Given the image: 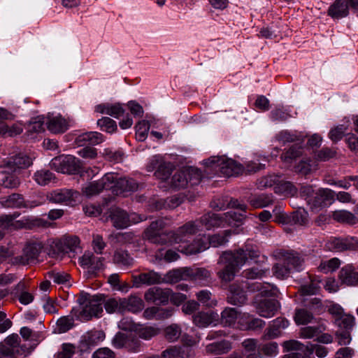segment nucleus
<instances>
[{
	"label": "nucleus",
	"mask_w": 358,
	"mask_h": 358,
	"mask_svg": "<svg viewBox=\"0 0 358 358\" xmlns=\"http://www.w3.org/2000/svg\"><path fill=\"white\" fill-rule=\"evenodd\" d=\"M245 319H248V321L244 323L245 318L242 317L240 319L238 324H240V329L241 330H257L262 329L265 325V322L259 318H250V316L248 315Z\"/></svg>",
	"instance_id": "49530a36"
},
{
	"label": "nucleus",
	"mask_w": 358,
	"mask_h": 358,
	"mask_svg": "<svg viewBox=\"0 0 358 358\" xmlns=\"http://www.w3.org/2000/svg\"><path fill=\"white\" fill-rule=\"evenodd\" d=\"M200 231V226L196 222L190 221L179 227L171 236L176 243H187L193 235Z\"/></svg>",
	"instance_id": "f8f14e48"
},
{
	"label": "nucleus",
	"mask_w": 358,
	"mask_h": 358,
	"mask_svg": "<svg viewBox=\"0 0 358 358\" xmlns=\"http://www.w3.org/2000/svg\"><path fill=\"white\" fill-rule=\"evenodd\" d=\"M349 14V5L347 0H336L328 9V15L333 18L340 19Z\"/></svg>",
	"instance_id": "7c9ffc66"
},
{
	"label": "nucleus",
	"mask_w": 358,
	"mask_h": 358,
	"mask_svg": "<svg viewBox=\"0 0 358 358\" xmlns=\"http://www.w3.org/2000/svg\"><path fill=\"white\" fill-rule=\"evenodd\" d=\"M240 313L234 308H226L221 313V322L224 326L235 324Z\"/></svg>",
	"instance_id": "de8ad7c7"
},
{
	"label": "nucleus",
	"mask_w": 358,
	"mask_h": 358,
	"mask_svg": "<svg viewBox=\"0 0 358 358\" xmlns=\"http://www.w3.org/2000/svg\"><path fill=\"white\" fill-rule=\"evenodd\" d=\"M33 178L41 186L48 185L51 182H56L55 174L45 169L36 171L34 174Z\"/></svg>",
	"instance_id": "a19ab883"
},
{
	"label": "nucleus",
	"mask_w": 358,
	"mask_h": 358,
	"mask_svg": "<svg viewBox=\"0 0 358 358\" xmlns=\"http://www.w3.org/2000/svg\"><path fill=\"white\" fill-rule=\"evenodd\" d=\"M121 305L123 313L125 311L138 313L142 310L144 307L143 300L137 296L132 295L128 298H122Z\"/></svg>",
	"instance_id": "473e14b6"
},
{
	"label": "nucleus",
	"mask_w": 358,
	"mask_h": 358,
	"mask_svg": "<svg viewBox=\"0 0 358 358\" xmlns=\"http://www.w3.org/2000/svg\"><path fill=\"white\" fill-rule=\"evenodd\" d=\"M214 312H198L193 315L194 324L199 328H204L212 324L215 320Z\"/></svg>",
	"instance_id": "58836bf2"
},
{
	"label": "nucleus",
	"mask_w": 358,
	"mask_h": 358,
	"mask_svg": "<svg viewBox=\"0 0 358 358\" xmlns=\"http://www.w3.org/2000/svg\"><path fill=\"white\" fill-rule=\"evenodd\" d=\"M36 158L34 152H20L10 157L1 165L6 169V171L15 172L18 169H27L33 164V160Z\"/></svg>",
	"instance_id": "423d86ee"
},
{
	"label": "nucleus",
	"mask_w": 358,
	"mask_h": 358,
	"mask_svg": "<svg viewBox=\"0 0 358 358\" xmlns=\"http://www.w3.org/2000/svg\"><path fill=\"white\" fill-rule=\"evenodd\" d=\"M163 283L173 284L180 280H187V267L169 271L162 276Z\"/></svg>",
	"instance_id": "4c0bfd02"
},
{
	"label": "nucleus",
	"mask_w": 358,
	"mask_h": 358,
	"mask_svg": "<svg viewBox=\"0 0 358 358\" xmlns=\"http://www.w3.org/2000/svg\"><path fill=\"white\" fill-rule=\"evenodd\" d=\"M113 261L115 264L121 266H130L133 264V258L130 257L126 250L119 249L115 251Z\"/></svg>",
	"instance_id": "603ef678"
},
{
	"label": "nucleus",
	"mask_w": 358,
	"mask_h": 358,
	"mask_svg": "<svg viewBox=\"0 0 358 358\" xmlns=\"http://www.w3.org/2000/svg\"><path fill=\"white\" fill-rule=\"evenodd\" d=\"M340 264V259L334 257L329 260L322 261L318 266V270L324 273L333 272L339 267Z\"/></svg>",
	"instance_id": "13d9d810"
},
{
	"label": "nucleus",
	"mask_w": 358,
	"mask_h": 358,
	"mask_svg": "<svg viewBox=\"0 0 358 358\" xmlns=\"http://www.w3.org/2000/svg\"><path fill=\"white\" fill-rule=\"evenodd\" d=\"M269 272L268 268L253 267L243 271V276L247 279H259L266 276Z\"/></svg>",
	"instance_id": "5fc2aeb1"
},
{
	"label": "nucleus",
	"mask_w": 358,
	"mask_h": 358,
	"mask_svg": "<svg viewBox=\"0 0 358 358\" xmlns=\"http://www.w3.org/2000/svg\"><path fill=\"white\" fill-rule=\"evenodd\" d=\"M236 257L231 251L224 252L220 257L219 264H224V267L217 273L219 278L224 282L231 281L238 268L243 266L235 262Z\"/></svg>",
	"instance_id": "20e7f679"
},
{
	"label": "nucleus",
	"mask_w": 358,
	"mask_h": 358,
	"mask_svg": "<svg viewBox=\"0 0 358 358\" xmlns=\"http://www.w3.org/2000/svg\"><path fill=\"white\" fill-rule=\"evenodd\" d=\"M173 171V165L170 162H162L159 165L158 169L156 170L155 175L162 180H166L169 178Z\"/></svg>",
	"instance_id": "bf43d9fd"
},
{
	"label": "nucleus",
	"mask_w": 358,
	"mask_h": 358,
	"mask_svg": "<svg viewBox=\"0 0 358 358\" xmlns=\"http://www.w3.org/2000/svg\"><path fill=\"white\" fill-rule=\"evenodd\" d=\"M97 125L101 130L108 133H113L117 129L116 122L108 117H103L97 121Z\"/></svg>",
	"instance_id": "338daca9"
},
{
	"label": "nucleus",
	"mask_w": 358,
	"mask_h": 358,
	"mask_svg": "<svg viewBox=\"0 0 358 358\" xmlns=\"http://www.w3.org/2000/svg\"><path fill=\"white\" fill-rule=\"evenodd\" d=\"M204 164L217 173L231 177L241 173V164L225 156H212L204 161Z\"/></svg>",
	"instance_id": "f257e3e1"
},
{
	"label": "nucleus",
	"mask_w": 358,
	"mask_h": 358,
	"mask_svg": "<svg viewBox=\"0 0 358 358\" xmlns=\"http://www.w3.org/2000/svg\"><path fill=\"white\" fill-rule=\"evenodd\" d=\"M180 251L185 255H192L205 251L208 248V243L203 238L194 240L192 243L185 246H180Z\"/></svg>",
	"instance_id": "f704fd0d"
},
{
	"label": "nucleus",
	"mask_w": 358,
	"mask_h": 358,
	"mask_svg": "<svg viewBox=\"0 0 358 358\" xmlns=\"http://www.w3.org/2000/svg\"><path fill=\"white\" fill-rule=\"evenodd\" d=\"M104 308L108 313H123L122 308V298H110L106 301H103Z\"/></svg>",
	"instance_id": "864d4df0"
},
{
	"label": "nucleus",
	"mask_w": 358,
	"mask_h": 358,
	"mask_svg": "<svg viewBox=\"0 0 358 358\" xmlns=\"http://www.w3.org/2000/svg\"><path fill=\"white\" fill-rule=\"evenodd\" d=\"M234 234H235L234 230L228 229L224 231L222 234L210 236L205 241L208 243V247L217 248L227 243L229 241V238Z\"/></svg>",
	"instance_id": "ea45409f"
},
{
	"label": "nucleus",
	"mask_w": 358,
	"mask_h": 358,
	"mask_svg": "<svg viewBox=\"0 0 358 358\" xmlns=\"http://www.w3.org/2000/svg\"><path fill=\"white\" fill-rule=\"evenodd\" d=\"M196 296L199 301L208 307H213L216 305V300L212 299V294L210 291L204 289L198 292Z\"/></svg>",
	"instance_id": "69168bd1"
},
{
	"label": "nucleus",
	"mask_w": 358,
	"mask_h": 358,
	"mask_svg": "<svg viewBox=\"0 0 358 358\" xmlns=\"http://www.w3.org/2000/svg\"><path fill=\"white\" fill-rule=\"evenodd\" d=\"M113 345L116 348H126L129 351H137L140 347V341L138 339L129 341L124 334L117 333L112 341Z\"/></svg>",
	"instance_id": "bb28decb"
},
{
	"label": "nucleus",
	"mask_w": 358,
	"mask_h": 358,
	"mask_svg": "<svg viewBox=\"0 0 358 358\" xmlns=\"http://www.w3.org/2000/svg\"><path fill=\"white\" fill-rule=\"evenodd\" d=\"M332 217L338 222L350 225H354L358 223V218L351 212L345 210L334 211Z\"/></svg>",
	"instance_id": "c03bdc74"
},
{
	"label": "nucleus",
	"mask_w": 358,
	"mask_h": 358,
	"mask_svg": "<svg viewBox=\"0 0 358 358\" xmlns=\"http://www.w3.org/2000/svg\"><path fill=\"white\" fill-rule=\"evenodd\" d=\"M245 285L243 282L236 281L229 286V294L227 300L229 303L234 306H241L244 305L247 300V295L244 291Z\"/></svg>",
	"instance_id": "2eb2a0df"
},
{
	"label": "nucleus",
	"mask_w": 358,
	"mask_h": 358,
	"mask_svg": "<svg viewBox=\"0 0 358 358\" xmlns=\"http://www.w3.org/2000/svg\"><path fill=\"white\" fill-rule=\"evenodd\" d=\"M45 117L43 116H37L32 118L27 124V130L29 134L34 133H41L44 131Z\"/></svg>",
	"instance_id": "8fccbe9b"
},
{
	"label": "nucleus",
	"mask_w": 358,
	"mask_h": 358,
	"mask_svg": "<svg viewBox=\"0 0 358 358\" xmlns=\"http://www.w3.org/2000/svg\"><path fill=\"white\" fill-rule=\"evenodd\" d=\"M182 203V199L178 196H173L166 199H159L155 201V209L157 210L162 208L174 209Z\"/></svg>",
	"instance_id": "37998d69"
},
{
	"label": "nucleus",
	"mask_w": 358,
	"mask_h": 358,
	"mask_svg": "<svg viewBox=\"0 0 358 358\" xmlns=\"http://www.w3.org/2000/svg\"><path fill=\"white\" fill-rule=\"evenodd\" d=\"M103 141L101 134L96 131H90L82 134L76 138V143L78 146L95 145Z\"/></svg>",
	"instance_id": "2f4dec72"
},
{
	"label": "nucleus",
	"mask_w": 358,
	"mask_h": 358,
	"mask_svg": "<svg viewBox=\"0 0 358 358\" xmlns=\"http://www.w3.org/2000/svg\"><path fill=\"white\" fill-rule=\"evenodd\" d=\"M329 250L335 252L358 251V239L353 236L331 238L327 243Z\"/></svg>",
	"instance_id": "9d476101"
},
{
	"label": "nucleus",
	"mask_w": 358,
	"mask_h": 358,
	"mask_svg": "<svg viewBox=\"0 0 358 358\" xmlns=\"http://www.w3.org/2000/svg\"><path fill=\"white\" fill-rule=\"evenodd\" d=\"M104 299L101 295L92 296L80 313V320L89 321L92 317H100L103 313L102 303Z\"/></svg>",
	"instance_id": "0eeeda50"
},
{
	"label": "nucleus",
	"mask_w": 358,
	"mask_h": 358,
	"mask_svg": "<svg viewBox=\"0 0 358 358\" xmlns=\"http://www.w3.org/2000/svg\"><path fill=\"white\" fill-rule=\"evenodd\" d=\"M114 181L111 184L113 187L110 189L113 193L119 195L125 192H133L138 189V184L132 178H118L117 175L113 173Z\"/></svg>",
	"instance_id": "ddd939ff"
},
{
	"label": "nucleus",
	"mask_w": 358,
	"mask_h": 358,
	"mask_svg": "<svg viewBox=\"0 0 358 358\" xmlns=\"http://www.w3.org/2000/svg\"><path fill=\"white\" fill-rule=\"evenodd\" d=\"M78 195L79 193L77 191L71 189H62L52 192L49 196V199L53 203L71 205L76 201Z\"/></svg>",
	"instance_id": "6ab92c4d"
},
{
	"label": "nucleus",
	"mask_w": 358,
	"mask_h": 358,
	"mask_svg": "<svg viewBox=\"0 0 358 358\" xmlns=\"http://www.w3.org/2000/svg\"><path fill=\"white\" fill-rule=\"evenodd\" d=\"M308 222V215L306 211L296 210L289 215V224L306 225Z\"/></svg>",
	"instance_id": "4d7b16f0"
},
{
	"label": "nucleus",
	"mask_w": 358,
	"mask_h": 358,
	"mask_svg": "<svg viewBox=\"0 0 358 358\" xmlns=\"http://www.w3.org/2000/svg\"><path fill=\"white\" fill-rule=\"evenodd\" d=\"M181 331L179 325L172 324L164 329V337L169 342H175L180 337Z\"/></svg>",
	"instance_id": "6e6d98bb"
},
{
	"label": "nucleus",
	"mask_w": 358,
	"mask_h": 358,
	"mask_svg": "<svg viewBox=\"0 0 358 358\" xmlns=\"http://www.w3.org/2000/svg\"><path fill=\"white\" fill-rule=\"evenodd\" d=\"M113 181V173H107L99 180L85 183L82 191L87 197H92L99 194L103 190L110 189L113 187L111 184Z\"/></svg>",
	"instance_id": "39448f33"
},
{
	"label": "nucleus",
	"mask_w": 358,
	"mask_h": 358,
	"mask_svg": "<svg viewBox=\"0 0 358 358\" xmlns=\"http://www.w3.org/2000/svg\"><path fill=\"white\" fill-rule=\"evenodd\" d=\"M79 239L77 237H71L59 241L55 244V248L59 253L67 255L69 258H73L80 250Z\"/></svg>",
	"instance_id": "a211bd4d"
},
{
	"label": "nucleus",
	"mask_w": 358,
	"mask_h": 358,
	"mask_svg": "<svg viewBox=\"0 0 358 358\" xmlns=\"http://www.w3.org/2000/svg\"><path fill=\"white\" fill-rule=\"evenodd\" d=\"M42 248L43 245L40 243L27 244L23 249V255L20 257V262L22 264L34 263L37 260Z\"/></svg>",
	"instance_id": "b1692460"
},
{
	"label": "nucleus",
	"mask_w": 358,
	"mask_h": 358,
	"mask_svg": "<svg viewBox=\"0 0 358 358\" xmlns=\"http://www.w3.org/2000/svg\"><path fill=\"white\" fill-rule=\"evenodd\" d=\"M187 175H194V178H189V182L192 185H196L201 181V173L197 169H192L188 173L185 171L176 172L172 177L171 185L176 189H181L187 187L188 184Z\"/></svg>",
	"instance_id": "9b49d317"
},
{
	"label": "nucleus",
	"mask_w": 358,
	"mask_h": 358,
	"mask_svg": "<svg viewBox=\"0 0 358 358\" xmlns=\"http://www.w3.org/2000/svg\"><path fill=\"white\" fill-rule=\"evenodd\" d=\"M59 333H65L71 329L74 325V319L71 315L63 316L57 321Z\"/></svg>",
	"instance_id": "052dcab7"
},
{
	"label": "nucleus",
	"mask_w": 358,
	"mask_h": 358,
	"mask_svg": "<svg viewBox=\"0 0 358 358\" xmlns=\"http://www.w3.org/2000/svg\"><path fill=\"white\" fill-rule=\"evenodd\" d=\"M0 204L4 208H33L38 206L36 202L31 203L24 201L23 196L19 194H12L8 196L0 198Z\"/></svg>",
	"instance_id": "aec40b11"
},
{
	"label": "nucleus",
	"mask_w": 358,
	"mask_h": 358,
	"mask_svg": "<svg viewBox=\"0 0 358 358\" xmlns=\"http://www.w3.org/2000/svg\"><path fill=\"white\" fill-rule=\"evenodd\" d=\"M167 225L166 220L163 218L152 222L150 226L145 229L144 236L150 243L164 245L167 242V236L161 231Z\"/></svg>",
	"instance_id": "6e6552de"
},
{
	"label": "nucleus",
	"mask_w": 358,
	"mask_h": 358,
	"mask_svg": "<svg viewBox=\"0 0 358 358\" xmlns=\"http://www.w3.org/2000/svg\"><path fill=\"white\" fill-rule=\"evenodd\" d=\"M133 278L134 286L137 288L142 285H152L163 283L162 275L153 270L134 275Z\"/></svg>",
	"instance_id": "412c9836"
},
{
	"label": "nucleus",
	"mask_w": 358,
	"mask_h": 358,
	"mask_svg": "<svg viewBox=\"0 0 358 358\" xmlns=\"http://www.w3.org/2000/svg\"><path fill=\"white\" fill-rule=\"evenodd\" d=\"M20 343V338L16 334L6 337L0 343V358H17L15 352Z\"/></svg>",
	"instance_id": "f3484780"
},
{
	"label": "nucleus",
	"mask_w": 358,
	"mask_h": 358,
	"mask_svg": "<svg viewBox=\"0 0 358 358\" xmlns=\"http://www.w3.org/2000/svg\"><path fill=\"white\" fill-rule=\"evenodd\" d=\"M272 271L273 275L279 279L288 278L292 272L289 267H287L284 262H282V263L275 264L272 268Z\"/></svg>",
	"instance_id": "680f3d73"
},
{
	"label": "nucleus",
	"mask_w": 358,
	"mask_h": 358,
	"mask_svg": "<svg viewBox=\"0 0 358 358\" xmlns=\"http://www.w3.org/2000/svg\"><path fill=\"white\" fill-rule=\"evenodd\" d=\"M171 294V290L169 289L153 287L145 292L144 298L147 302L165 305L168 303Z\"/></svg>",
	"instance_id": "4468645a"
},
{
	"label": "nucleus",
	"mask_w": 358,
	"mask_h": 358,
	"mask_svg": "<svg viewBox=\"0 0 358 358\" xmlns=\"http://www.w3.org/2000/svg\"><path fill=\"white\" fill-rule=\"evenodd\" d=\"M289 322L284 317H278L273 320L270 327L266 329L264 334L265 339H273L278 337L281 334V331L287 328Z\"/></svg>",
	"instance_id": "a878e982"
},
{
	"label": "nucleus",
	"mask_w": 358,
	"mask_h": 358,
	"mask_svg": "<svg viewBox=\"0 0 358 358\" xmlns=\"http://www.w3.org/2000/svg\"><path fill=\"white\" fill-rule=\"evenodd\" d=\"M135 129L136 139L139 141H143L146 139L150 130V124L146 120H141L137 123Z\"/></svg>",
	"instance_id": "e2e57ef3"
},
{
	"label": "nucleus",
	"mask_w": 358,
	"mask_h": 358,
	"mask_svg": "<svg viewBox=\"0 0 358 358\" xmlns=\"http://www.w3.org/2000/svg\"><path fill=\"white\" fill-rule=\"evenodd\" d=\"M250 204L255 208H262L273 203L274 199L271 194H259L250 196L248 199Z\"/></svg>",
	"instance_id": "79ce46f5"
},
{
	"label": "nucleus",
	"mask_w": 358,
	"mask_h": 358,
	"mask_svg": "<svg viewBox=\"0 0 358 358\" xmlns=\"http://www.w3.org/2000/svg\"><path fill=\"white\" fill-rule=\"evenodd\" d=\"M191 355L190 348L180 345L171 346L162 353V358H188Z\"/></svg>",
	"instance_id": "72a5a7b5"
},
{
	"label": "nucleus",
	"mask_w": 358,
	"mask_h": 358,
	"mask_svg": "<svg viewBox=\"0 0 358 358\" xmlns=\"http://www.w3.org/2000/svg\"><path fill=\"white\" fill-rule=\"evenodd\" d=\"M45 124L48 129L53 134H60L65 132L69 125L66 120L61 115H50L46 117Z\"/></svg>",
	"instance_id": "393cba45"
},
{
	"label": "nucleus",
	"mask_w": 358,
	"mask_h": 358,
	"mask_svg": "<svg viewBox=\"0 0 358 358\" xmlns=\"http://www.w3.org/2000/svg\"><path fill=\"white\" fill-rule=\"evenodd\" d=\"M339 279L347 286H357L358 271L352 265L345 266L339 272Z\"/></svg>",
	"instance_id": "cd10ccee"
},
{
	"label": "nucleus",
	"mask_w": 358,
	"mask_h": 358,
	"mask_svg": "<svg viewBox=\"0 0 358 358\" xmlns=\"http://www.w3.org/2000/svg\"><path fill=\"white\" fill-rule=\"evenodd\" d=\"M187 280H203L208 279L210 276V272L203 268H197L195 269L187 268Z\"/></svg>",
	"instance_id": "3c124183"
},
{
	"label": "nucleus",
	"mask_w": 358,
	"mask_h": 358,
	"mask_svg": "<svg viewBox=\"0 0 358 358\" xmlns=\"http://www.w3.org/2000/svg\"><path fill=\"white\" fill-rule=\"evenodd\" d=\"M257 313L266 318L273 317L277 312L279 303L274 299H264L259 302H255Z\"/></svg>",
	"instance_id": "5701e85b"
},
{
	"label": "nucleus",
	"mask_w": 358,
	"mask_h": 358,
	"mask_svg": "<svg viewBox=\"0 0 358 358\" xmlns=\"http://www.w3.org/2000/svg\"><path fill=\"white\" fill-rule=\"evenodd\" d=\"M232 349L231 343L229 341L222 340L219 342H214L206 347L207 353L214 355H224L228 353Z\"/></svg>",
	"instance_id": "e433bc0d"
},
{
	"label": "nucleus",
	"mask_w": 358,
	"mask_h": 358,
	"mask_svg": "<svg viewBox=\"0 0 358 358\" xmlns=\"http://www.w3.org/2000/svg\"><path fill=\"white\" fill-rule=\"evenodd\" d=\"M275 192L285 196H293L296 192V189L290 182H282L275 187Z\"/></svg>",
	"instance_id": "0e129e2a"
},
{
	"label": "nucleus",
	"mask_w": 358,
	"mask_h": 358,
	"mask_svg": "<svg viewBox=\"0 0 358 358\" xmlns=\"http://www.w3.org/2000/svg\"><path fill=\"white\" fill-rule=\"evenodd\" d=\"M294 318L295 322L297 324L302 325L311 323L313 320H315L316 322L318 320H316L314 317L313 313L308 310L306 308H300L296 310Z\"/></svg>",
	"instance_id": "09e8293b"
},
{
	"label": "nucleus",
	"mask_w": 358,
	"mask_h": 358,
	"mask_svg": "<svg viewBox=\"0 0 358 358\" xmlns=\"http://www.w3.org/2000/svg\"><path fill=\"white\" fill-rule=\"evenodd\" d=\"M335 192L328 188L319 189L313 199L308 200L311 208L324 207L334 201Z\"/></svg>",
	"instance_id": "dca6fc26"
},
{
	"label": "nucleus",
	"mask_w": 358,
	"mask_h": 358,
	"mask_svg": "<svg viewBox=\"0 0 358 358\" xmlns=\"http://www.w3.org/2000/svg\"><path fill=\"white\" fill-rule=\"evenodd\" d=\"M326 329V326L322 319L317 321V325L308 326L300 329L299 334L302 338L310 339L318 336Z\"/></svg>",
	"instance_id": "c9c22d12"
},
{
	"label": "nucleus",
	"mask_w": 358,
	"mask_h": 358,
	"mask_svg": "<svg viewBox=\"0 0 358 358\" xmlns=\"http://www.w3.org/2000/svg\"><path fill=\"white\" fill-rule=\"evenodd\" d=\"M50 164L56 171L68 174L77 173L82 166L81 162L73 155L56 157Z\"/></svg>",
	"instance_id": "f03ea898"
},
{
	"label": "nucleus",
	"mask_w": 358,
	"mask_h": 358,
	"mask_svg": "<svg viewBox=\"0 0 358 358\" xmlns=\"http://www.w3.org/2000/svg\"><path fill=\"white\" fill-rule=\"evenodd\" d=\"M105 338V334L103 331H92L87 332L82 339L83 345L87 348L94 346L103 341Z\"/></svg>",
	"instance_id": "a18cd8bd"
},
{
	"label": "nucleus",
	"mask_w": 358,
	"mask_h": 358,
	"mask_svg": "<svg viewBox=\"0 0 358 358\" xmlns=\"http://www.w3.org/2000/svg\"><path fill=\"white\" fill-rule=\"evenodd\" d=\"M275 256L284 262L291 271H301L303 269L304 259L296 251L280 249L276 250Z\"/></svg>",
	"instance_id": "1a4fd4ad"
},
{
	"label": "nucleus",
	"mask_w": 358,
	"mask_h": 358,
	"mask_svg": "<svg viewBox=\"0 0 358 358\" xmlns=\"http://www.w3.org/2000/svg\"><path fill=\"white\" fill-rule=\"evenodd\" d=\"M195 222L200 226V228L204 227L206 230H210L213 228L220 227L223 222V217L215 213H208ZM201 230V229H200Z\"/></svg>",
	"instance_id": "c85d7f7f"
},
{
	"label": "nucleus",
	"mask_w": 358,
	"mask_h": 358,
	"mask_svg": "<svg viewBox=\"0 0 358 358\" xmlns=\"http://www.w3.org/2000/svg\"><path fill=\"white\" fill-rule=\"evenodd\" d=\"M275 138L278 141L282 143V144L292 142L298 143L303 141L298 136L292 134L287 131H282L279 132L276 135Z\"/></svg>",
	"instance_id": "774afa93"
},
{
	"label": "nucleus",
	"mask_w": 358,
	"mask_h": 358,
	"mask_svg": "<svg viewBox=\"0 0 358 358\" xmlns=\"http://www.w3.org/2000/svg\"><path fill=\"white\" fill-rule=\"evenodd\" d=\"M303 141L296 143L287 149H285L280 155L281 160L284 163L291 164L293 161L302 156L303 152Z\"/></svg>",
	"instance_id": "c756f323"
},
{
	"label": "nucleus",
	"mask_w": 358,
	"mask_h": 358,
	"mask_svg": "<svg viewBox=\"0 0 358 358\" xmlns=\"http://www.w3.org/2000/svg\"><path fill=\"white\" fill-rule=\"evenodd\" d=\"M236 257L235 262L243 266L248 259H256L259 257L260 252L257 246L247 244L243 248L233 252Z\"/></svg>",
	"instance_id": "4be33fe9"
},
{
	"label": "nucleus",
	"mask_w": 358,
	"mask_h": 358,
	"mask_svg": "<svg viewBox=\"0 0 358 358\" xmlns=\"http://www.w3.org/2000/svg\"><path fill=\"white\" fill-rule=\"evenodd\" d=\"M109 217L113 227L117 229L127 228L132 223L135 224L146 220L144 216L136 213L128 215L125 210L119 208L111 209Z\"/></svg>",
	"instance_id": "7ed1b4c3"
}]
</instances>
